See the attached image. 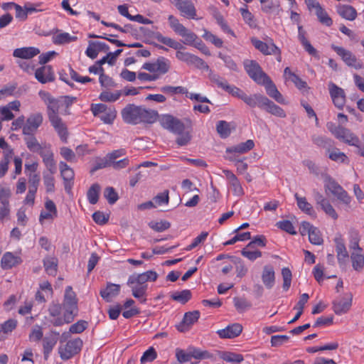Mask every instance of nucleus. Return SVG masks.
Segmentation results:
<instances>
[{"label": "nucleus", "instance_id": "ddd939ff", "mask_svg": "<svg viewBox=\"0 0 364 364\" xmlns=\"http://www.w3.org/2000/svg\"><path fill=\"white\" fill-rule=\"evenodd\" d=\"M333 49L336 53L340 55L343 60L348 65L355 68V69H360L363 68V64L357 61L356 57L349 50L339 46H333Z\"/></svg>", "mask_w": 364, "mask_h": 364}, {"label": "nucleus", "instance_id": "0e129e2a", "mask_svg": "<svg viewBox=\"0 0 364 364\" xmlns=\"http://www.w3.org/2000/svg\"><path fill=\"white\" fill-rule=\"evenodd\" d=\"M17 321L16 319H9L4 323L0 324V332L2 331L4 333H11L13 330L16 328Z\"/></svg>", "mask_w": 364, "mask_h": 364}, {"label": "nucleus", "instance_id": "e2e57ef3", "mask_svg": "<svg viewBox=\"0 0 364 364\" xmlns=\"http://www.w3.org/2000/svg\"><path fill=\"white\" fill-rule=\"evenodd\" d=\"M104 196L109 204H114L119 198L117 193L112 187H107L105 189Z\"/></svg>", "mask_w": 364, "mask_h": 364}, {"label": "nucleus", "instance_id": "052dcab7", "mask_svg": "<svg viewBox=\"0 0 364 364\" xmlns=\"http://www.w3.org/2000/svg\"><path fill=\"white\" fill-rule=\"evenodd\" d=\"M360 237L357 232H353L350 235L349 248L351 252H363V249L359 246Z\"/></svg>", "mask_w": 364, "mask_h": 364}, {"label": "nucleus", "instance_id": "13d9d810", "mask_svg": "<svg viewBox=\"0 0 364 364\" xmlns=\"http://www.w3.org/2000/svg\"><path fill=\"white\" fill-rule=\"evenodd\" d=\"M328 157L330 159L334 161H340L345 163L348 161V157L343 152H341L338 149H333L332 151L330 150Z\"/></svg>", "mask_w": 364, "mask_h": 364}, {"label": "nucleus", "instance_id": "4c0bfd02", "mask_svg": "<svg viewBox=\"0 0 364 364\" xmlns=\"http://www.w3.org/2000/svg\"><path fill=\"white\" fill-rule=\"evenodd\" d=\"M208 77L213 84L226 92L230 85L225 79L212 71L209 73Z\"/></svg>", "mask_w": 364, "mask_h": 364}, {"label": "nucleus", "instance_id": "bb28decb", "mask_svg": "<svg viewBox=\"0 0 364 364\" xmlns=\"http://www.w3.org/2000/svg\"><path fill=\"white\" fill-rule=\"evenodd\" d=\"M21 259L11 252H6L1 259V265L4 269H9L20 264Z\"/></svg>", "mask_w": 364, "mask_h": 364}, {"label": "nucleus", "instance_id": "393cba45", "mask_svg": "<svg viewBox=\"0 0 364 364\" xmlns=\"http://www.w3.org/2000/svg\"><path fill=\"white\" fill-rule=\"evenodd\" d=\"M338 14L343 18L353 21L357 17L356 9L350 5L339 4L336 7Z\"/></svg>", "mask_w": 364, "mask_h": 364}, {"label": "nucleus", "instance_id": "6ab92c4d", "mask_svg": "<svg viewBox=\"0 0 364 364\" xmlns=\"http://www.w3.org/2000/svg\"><path fill=\"white\" fill-rule=\"evenodd\" d=\"M259 85L265 86L266 92L270 97L274 99L280 104L286 103L283 96L279 92L276 85L273 83L269 77H267V79L264 80V82H261Z\"/></svg>", "mask_w": 364, "mask_h": 364}, {"label": "nucleus", "instance_id": "f704fd0d", "mask_svg": "<svg viewBox=\"0 0 364 364\" xmlns=\"http://www.w3.org/2000/svg\"><path fill=\"white\" fill-rule=\"evenodd\" d=\"M294 196L300 210L311 216H315V211L314 210L312 205L307 202L305 197H299L297 193H296Z\"/></svg>", "mask_w": 364, "mask_h": 364}, {"label": "nucleus", "instance_id": "412c9836", "mask_svg": "<svg viewBox=\"0 0 364 364\" xmlns=\"http://www.w3.org/2000/svg\"><path fill=\"white\" fill-rule=\"evenodd\" d=\"M255 146L253 140L248 139L245 142L240 143L237 145L227 147L225 153L227 154H242L252 150Z\"/></svg>", "mask_w": 364, "mask_h": 364}, {"label": "nucleus", "instance_id": "473e14b6", "mask_svg": "<svg viewBox=\"0 0 364 364\" xmlns=\"http://www.w3.org/2000/svg\"><path fill=\"white\" fill-rule=\"evenodd\" d=\"M312 141L315 145L323 148L328 151L333 148V141L326 136L314 135L312 136Z\"/></svg>", "mask_w": 364, "mask_h": 364}, {"label": "nucleus", "instance_id": "603ef678", "mask_svg": "<svg viewBox=\"0 0 364 364\" xmlns=\"http://www.w3.org/2000/svg\"><path fill=\"white\" fill-rule=\"evenodd\" d=\"M220 357L225 361L230 363H240L244 360L242 355L232 352H223Z\"/></svg>", "mask_w": 364, "mask_h": 364}, {"label": "nucleus", "instance_id": "774afa93", "mask_svg": "<svg viewBox=\"0 0 364 364\" xmlns=\"http://www.w3.org/2000/svg\"><path fill=\"white\" fill-rule=\"evenodd\" d=\"M87 328V322L84 320H80L70 327V332L72 333H80Z\"/></svg>", "mask_w": 364, "mask_h": 364}, {"label": "nucleus", "instance_id": "6e6d98bb", "mask_svg": "<svg viewBox=\"0 0 364 364\" xmlns=\"http://www.w3.org/2000/svg\"><path fill=\"white\" fill-rule=\"evenodd\" d=\"M233 301L236 309L239 312H243L252 306L251 304L244 298L235 297Z\"/></svg>", "mask_w": 364, "mask_h": 364}, {"label": "nucleus", "instance_id": "2f4dec72", "mask_svg": "<svg viewBox=\"0 0 364 364\" xmlns=\"http://www.w3.org/2000/svg\"><path fill=\"white\" fill-rule=\"evenodd\" d=\"M127 285L132 289V295L139 299H141V302L144 303L146 301V299L144 296L146 294L147 289V284H139V283L127 284Z\"/></svg>", "mask_w": 364, "mask_h": 364}, {"label": "nucleus", "instance_id": "69168bd1", "mask_svg": "<svg viewBox=\"0 0 364 364\" xmlns=\"http://www.w3.org/2000/svg\"><path fill=\"white\" fill-rule=\"evenodd\" d=\"M176 357L177 360L181 363L191 360V357L189 348H188L186 351L180 348H177L176 350Z\"/></svg>", "mask_w": 364, "mask_h": 364}, {"label": "nucleus", "instance_id": "6e6552de", "mask_svg": "<svg viewBox=\"0 0 364 364\" xmlns=\"http://www.w3.org/2000/svg\"><path fill=\"white\" fill-rule=\"evenodd\" d=\"M123 120L127 124H139L140 106L134 104L127 105L121 112Z\"/></svg>", "mask_w": 364, "mask_h": 364}, {"label": "nucleus", "instance_id": "ea45409f", "mask_svg": "<svg viewBox=\"0 0 364 364\" xmlns=\"http://www.w3.org/2000/svg\"><path fill=\"white\" fill-rule=\"evenodd\" d=\"M60 173L65 182H70L73 180L74 171L65 162L61 161L59 164Z\"/></svg>", "mask_w": 364, "mask_h": 364}, {"label": "nucleus", "instance_id": "f3484780", "mask_svg": "<svg viewBox=\"0 0 364 364\" xmlns=\"http://www.w3.org/2000/svg\"><path fill=\"white\" fill-rule=\"evenodd\" d=\"M351 301L352 295L350 294H346L343 298L336 299L333 303L335 314L340 315L346 313L351 306Z\"/></svg>", "mask_w": 364, "mask_h": 364}, {"label": "nucleus", "instance_id": "b1692460", "mask_svg": "<svg viewBox=\"0 0 364 364\" xmlns=\"http://www.w3.org/2000/svg\"><path fill=\"white\" fill-rule=\"evenodd\" d=\"M262 280L267 289H270L274 287L275 283V272L272 265H265L263 267Z\"/></svg>", "mask_w": 364, "mask_h": 364}, {"label": "nucleus", "instance_id": "49530a36", "mask_svg": "<svg viewBox=\"0 0 364 364\" xmlns=\"http://www.w3.org/2000/svg\"><path fill=\"white\" fill-rule=\"evenodd\" d=\"M156 72L159 74H165L170 69V62L164 57L159 58L156 61Z\"/></svg>", "mask_w": 364, "mask_h": 364}, {"label": "nucleus", "instance_id": "e433bc0d", "mask_svg": "<svg viewBox=\"0 0 364 364\" xmlns=\"http://www.w3.org/2000/svg\"><path fill=\"white\" fill-rule=\"evenodd\" d=\"M43 265L46 272L50 274L55 276L57 273L58 259L54 257H46L43 259Z\"/></svg>", "mask_w": 364, "mask_h": 364}, {"label": "nucleus", "instance_id": "4468645a", "mask_svg": "<svg viewBox=\"0 0 364 364\" xmlns=\"http://www.w3.org/2000/svg\"><path fill=\"white\" fill-rule=\"evenodd\" d=\"M200 317L198 311H189L185 314L183 321L176 326V328L180 332H186L192 325L198 321Z\"/></svg>", "mask_w": 364, "mask_h": 364}, {"label": "nucleus", "instance_id": "864d4df0", "mask_svg": "<svg viewBox=\"0 0 364 364\" xmlns=\"http://www.w3.org/2000/svg\"><path fill=\"white\" fill-rule=\"evenodd\" d=\"M309 240L311 244L316 245H321L323 242L321 233L316 227H314L310 232V234L309 235Z\"/></svg>", "mask_w": 364, "mask_h": 364}, {"label": "nucleus", "instance_id": "8fccbe9b", "mask_svg": "<svg viewBox=\"0 0 364 364\" xmlns=\"http://www.w3.org/2000/svg\"><path fill=\"white\" fill-rule=\"evenodd\" d=\"M282 276L283 278L282 288L284 291H288L291 287L292 274L289 268L284 267L282 269Z\"/></svg>", "mask_w": 364, "mask_h": 364}, {"label": "nucleus", "instance_id": "1a4fd4ad", "mask_svg": "<svg viewBox=\"0 0 364 364\" xmlns=\"http://www.w3.org/2000/svg\"><path fill=\"white\" fill-rule=\"evenodd\" d=\"M331 132L338 139L352 146H358L359 139L350 130L338 126L335 129H331Z\"/></svg>", "mask_w": 364, "mask_h": 364}, {"label": "nucleus", "instance_id": "423d86ee", "mask_svg": "<svg viewBox=\"0 0 364 364\" xmlns=\"http://www.w3.org/2000/svg\"><path fill=\"white\" fill-rule=\"evenodd\" d=\"M244 68L250 77L258 85L264 82V80H267V77H269L255 60H245L244 61Z\"/></svg>", "mask_w": 364, "mask_h": 364}, {"label": "nucleus", "instance_id": "9b49d317", "mask_svg": "<svg viewBox=\"0 0 364 364\" xmlns=\"http://www.w3.org/2000/svg\"><path fill=\"white\" fill-rule=\"evenodd\" d=\"M228 93L233 97H237L242 100L245 104L250 107H255V99L257 97L258 94H254L252 95H247L244 91L239 87L234 85H229L226 90Z\"/></svg>", "mask_w": 364, "mask_h": 364}, {"label": "nucleus", "instance_id": "58836bf2", "mask_svg": "<svg viewBox=\"0 0 364 364\" xmlns=\"http://www.w3.org/2000/svg\"><path fill=\"white\" fill-rule=\"evenodd\" d=\"M251 43L255 46V48L260 51L262 54L265 55H271L272 50V43L268 45L267 43H264L256 38H252Z\"/></svg>", "mask_w": 364, "mask_h": 364}, {"label": "nucleus", "instance_id": "338daca9", "mask_svg": "<svg viewBox=\"0 0 364 364\" xmlns=\"http://www.w3.org/2000/svg\"><path fill=\"white\" fill-rule=\"evenodd\" d=\"M99 117L105 123L112 124L116 117V111L114 109L109 108V109L100 115Z\"/></svg>", "mask_w": 364, "mask_h": 364}, {"label": "nucleus", "instance_id": "09e8293b", "mask_svg": "<svg viewBox=\"0 0 364 364\" xmlns=\"http://www.w3.org/2000/svg\"><path fill=\"white\" fill-rule=\"evenodd\" d=\"M122 95V91L117 90L114 92L109 91L102 92L100 95V100L102 102H114Z\"/></svg>", "mask_w": 364, "mask_h": 364}, {"label": "nucleus", "instance_id": "f8f14e48", "mask_svg": "<svg viewBox=\"0 0 364 364\" xmlns=\"http://www.w3.org/2000/svg\"><path fill=\"white\" fill-rule=\"evenodd\" d=\"M43 122V116L40 113L31 115L23 127L24 135H34L38 128Z\"/></svg>", "mask_w": 364, "mask_h": 364}, {"label": "nucleus", "instance_id": "5701e85b", "mask_svg": "<svg viewBox=\"0 0 364 364\" xmlns=\"http://www.w3.org/2000/svg\"><path fill=\"white\" fill-rule=\"evenodd\" d=\"M173 31L184 38V44H193L198 36L192 31L187 29L183 24L179 23L173 28Z\"/></svg>", "mask_w": 364, "mask_h": 364}, {"label": "nucleus", "instance_id": "aec40b11", "mask_svg": "<svg viewBox=\"0 0 364 364\" xmlns=\"http://www.w3.org/2000/svg\"><path fill=\"white\" fill-rule=\"evenodd\" d=\"M242 331L241 324L235 323L228 326L225 328L218 330L217 333L221 338H234L237 337Z\"/></svg>", "mask_w": 364, "mask_h": 364}, {"label": "nucleus", "instance_id": "f257e3e1", "mask_svg": "<svg viewBox=\"0 0 364 364\" xmlns=\"http://www.w3.org/2000/svg\"><path fill=\"white\" fill-rule=\"evenodd\" d=\"M75 100L76 97H75L62 96L57 99L53 98L47 106L49 120L64 142L67 141L68 132L65 125L59 117L58 113L64 107L63 113L69 114L68 108Z\"/></svg>", "mask_w": 364, "mask_h": 364}, {"label": "nucleus", "instance_id": "4be33fe9", "mask_svg": "<svg viewBox=\"0 0 364 364\" xmlns=\"http://www.w3.org/2000/svg\"><path fill=\"white\" fill-rule=\"evenodd\" d=\"M177 9L188 18H195L196 11L190 0H177L176 3Z\"/></svg>", "mask_w": 364, "mask_h": 364}, {"label": "nucleus", "instance_id": "c85d7f7f", "mask_svg": "<svg viewBox=\"0 0 364 364\" xmlns=\"http://www.w3.org/2000/svg\"><path fill=\"white\" fill-rule=\"evenodd\" d=\"M40 53L39 49L33 47L16 48L13 55L22 59H30Z\"/></svg>", "mask_w": 364, "mask_h": 364}, {"label": "nucleus", "instance_id": "c756f323", "mask_svg": "<svg viewBox=\"0 0 364 364\" xmlns=\"http://www.w3.org/2000/svg\"><path fill=\"white\" fill-rule=\"evenodd\" d=\"M154 38L156 39L160 43L171 48L175 50H180L183 48V46L178 41L172 39L169 37H165L162 36L159 32L151 33Z\"/></svg>", "mask_w": 364, "mask_h": 364}, {"label": "nucleus", "instance_id": "a19ab883", "mask_svg": "<svg viewBox=\"0 0 364 364\" xmlns=\"http://www.w3.org/2000/svg\"><path fill=\"white\" fill-rule=\"evenodd\" d=\"M76 40V36H71L68 33H60L53 37V42L56 45L68 43Z\"/></svg>", "mask_w": 364, "mask_h": 364}, {"label": "nucleus", "instance_id": "79ce46f5", "mask_svg": "<svg viewBox=\"0 0 364 364\" xmlns=\"http://www.w3.org/2000/svg\"><path fill=\"white\" fill-rule=\"evenodd\" d=\"M191 291L188 289H185L181 291H176L171 295V299L182 304H186L191 298Z\"/></svg>", "mask_w": 364, "mask_h": 364}, {"label": "nucleus", "instance_id": "de8ad7c7", "mask_svg": "<svg viewBox=\"0 0 364 364\" xmlns=\"http://www.w3.org/2000/svg\"><path fill=\"white\" fill-rule=\"evenodd\" d=\"M336 253L339 262L344 261L348 257V253L346 250L345 244L340 240L336 239Z\"/></svg>", "mask_w": 364, "mask_h": 364}, {"label": "nucleus", "instance_id": "680f3d73", "mask_svg": "<svg viewBox=\"0 0 364 364\" xmlns=\"http://www.w3.org/2000/svg\"><path fill=\"white\" fill-rule=\"evenodd\" d=\"M188 348L191 358H193L196 359L203 360L210 356L209 352L207 350H200V349L193 347H190Z\"/></svg>", "mask_w": 364, "mask_h": 364}, {"label": "nucleus", "instance_id": "7c9ffc66", "mask_svg": "<svg viewBox=\"0 0 364 364\" xmlns=\"http://www.w3.org/2000/svg\"><path fill=\"white\" fill-rule=\"evenodd\" d=\"M120 286L112 283H108L107 288L100 291V296L107 301H110L112 297L119 294Z\"/></svg>", "mask_w": 364, "mask_h": 364}, {"label": "nucleus", "instance_id": "c03bdc74", "mask_svg": "<svg viewBox=\"0 0 364 364\" xmlns=\"http://www.w3.org/2000/svg\"><path fill=\"white\" fill-rule=\"evenodd\" d=\"M100 186L97 183L92 184L87 191V198L91 204H95L98 201Z\"/></svg>", "mask_w": 364, "mask_h": 364}, {"label": "nucleus", "instance_id": "a18cd8bd", "mask_svg": "<svg viewBox=\"0 0 364 364\" xmlns=\"http://www.w3.org/2000/svg\"><path fill=\"white\" fill-rule=\"evenodd\" d=\"M24 140L27 148L32 152H38L43 146L38 143L34 135H26Z\"/></svg>", "mask_w": 364, "mask_h": 364}, {"label": "nucleus", "instance_id": "c9c22d12", "mask_svg": "<svg viewBox=\"0 0 364 364\" xmlns=\"http://www.w3.org/2000/svg\"><path fill=\"white\" fill-rule=\"evenodd\" d=\"M350 259L352 261L353 268L355 271H360L364 266V255L363 252H351Z\"/></svg>", "mask_w": 364, "mask_h": 364}, {"label": "nucleus", "instance_id": "cd10ccee", "mask_svg": "<svg viewBox=\"0 0 364 364\" xmlns=\"http://www.w3.org/2000/svg\"><path fill=\"white\" fill-rule=\"evenodd\" d=\"M158 117L159 114L157 111L153 109H146L142 106H140L139 124H152L156 122Z\"/></svg>", "mask_w": 364, "mask_h": 364}, {"label": "nucleus", "instance_id": "37998d69", "mask_svg": "<svg viewBox=\"0 0 364 364\" xmlns=\"http://www.w3.org/2000/svg\"><path fill=\"white\" fill-rule=\"evenodd\" d=\"M216 130L220 137L225 139L228 137L231 133L230 123L226 121H219L216 126Z\"/></svg>", "mask_w": 364, "mask_h": 364}, {"label": "nucleus", "instance_id": "39448f33", "mask_svg": "<svg viewBox=\"0 0 364 364\" xmlns=\"http://www.w3.org/2000/svg\"><path fill=\"white\" fill-rule=\"evenodd\" d=\"M255 107L264 109L274 116L282 118L286 117V113L284 109L263 95L258 94L257 97L255 99Z\"/></svg>", "mask_w": 364, "mask_h": 364}, {"label": "nucleus", "instance_id": "5fc2aeb1", "mask_svg": "<svg viewBox=\"0 0 364 364\" xmlns=\"http://www.w3.org/2000/svg\"><path fill=\"white\" fill-rule=\"evenodd\" d=\"M122 49H118L114 53H109L106 56H105L102 59L99 60L97 63L101 65L105 63H107L109 65H114L116 61L117 58L122 53Z\"/></svg>", "mask_w": 364, "mask_h": 364}, {"label": "nucleus", "instance_id": "3c124183", "mask_svg": "<svg viewBox=\"0 0 364 364\" xmlns=\"http://www.w3.org/2000/svg\"><path fill=\"white\" fill-rule=\"evenodd\" d=\"M316 15L317 16L318 21L321 23L327 26H330L332 25V19L329 17L326 11L321 6L316 10Z\"/></svg>", "mask_w": 364, "mask_h": 364}, {"label": "nucleus", "instance_id": "bf43d9fd", "mask_svg": "<svg viewBox=\"0 0 364 364\" xmlns=\"http://www.w3.org/2000/svg\"><path fill=\"white\" fill-rule=\"evenodd\" d=\"M233 262L236 264V273L237 277H243L247 273V268L245 265L244 262L242 261L240 258L238 257H232Z\"/></svg>", "mask_w": 364, "mask_h": 364}, {"label": "nucleus", "instance_id": "2eb2a0df", "mask_svg": "<svg viewBox=\"0 0 364 364\" xmlns=\"http://www.w3.org/2000/svg\"><path fill=\"white\" fill-rule=\"evenodd\" d=\"M158 277V274L152 270L147 271L146 272L132 274L129 276L127 284L139 283V284H146L148 281H156Z\"/></svg>", "mask_w": 364, "mask_h": 364}, {"label": "nucleus", "instance_id": "4d7b16f0", "mask_svg": "<svg viewBox=\"0 0 364 364\" xmlns=\"http://www.w3.org/2000/svg\"><path fill=\"white\" fill-rule=\"evenodd\" d=\"M252 248H247V245L241 251L242 256L250 261H255L256 259L262 257V252L259 250H251Z\"/></svg>", "mask_w": 364, "mask_h": 364}, {"label": "nucleus", "instance_id": "20e7f679", "mask_svg": "<svg viewBox=\"0 0 364 364\" xmlns=\"http://www.w3.org/2000/svg\"><path fill=\"white\" fill-rule=\"evenodd\" d=\"M322 178L325 183L326 191H329L338 200L343 203H350V198L347 192L334 179L328 174H322Z\"/></svg>", "mask_w": 364, "mask_h": 364}, {"label": "nucleus", "instance_id": "a878e982", "mask_svg": "<svg viewBox=\"0 0 364 364\" xmlns=\"http://www.w3.org/2000/svg\"><path fill=\"white\" fill-rule=\"evenodd\" d=\"M59 333L52 331L51 335L49 337H45L43 338V353L46 360L48 359L49 353L52 351L53 348L58 342V338Z\"/></svg>", "mask_w": 364, "mask_h": 364}, {"label": "nucleus", "instance_id": "0eeeda50", "mask_svg": "<svg viewBox=\"0 0 364 364\" xmlns=\"http://www.w3.org/2000/svg\"><path fill=\"white\" fill-rule=\"evenodd\" d=\"M82 341L80 338H75L69 341L65 345L58 348V353L63 360H68L77 354L82 348Z\"/></svg>", "mask_w": 364, "mask_h": 364}, {"label": "nucleus", "instance_id": "dca6fc26", "mask_svg": "<svg viewBox=\"0 0 364 364\" xmlns=\"http://www.w3.org/2000/svg\"><path fill=\"white\" fill-rule=\"evenodd\" d=\"M329 92L335 106L338 109H342L346 102L343 90L333 83H330Z\"/></svg>", "mask_w": 364, "mask_h": 364}, {"label": "nucleus", "instance_id": "7ed1b4c3", "mask_svg": "<svg viewBox=\"0 0 364 364\" xmlns=\"http://www.w3.org/2000/svg\"><path fill=\"white\" fill-rule=\"evenodd\" d=\"M63 307L65 310V321L70 323L77 314V299L70 286L65 289Z\"/></svg>", "mask_w": 364, "mask_h": 364}, {"label": "nucleus", "instance_id": "a211bd4d", "mask_svg": "<svg viewBox=\"0 0 364 364\" xmlns=\"http://www.w3.org/2000/svg\"><path fill=\"white\" fill-rule=\"evenodd\" d=\"M35 77L38 82L45 84L55 80L54 73L50 65H43L35 72Z\"/></svg>", "mask_w": 364, "mask_h": 364}, {"label": "nucleus", "instance_id": "f03ea898", "mask_svg": "<svg viewBox=\"0 0 364 364\" xmlns=\"http://www.w3.org/2000/svg\"><path fill=\"white\" fill-rule=\"evenodd\" d=\"M160 124L166 129L178 135L176 142L178 146L187 145L192 139L191 130L178 119L171 114H164L159 117Z\"/></svg>", "mask_w": 364, "mask_h": 364}, {"label": "nucleus", "instance_id": "9d476101", "mask_svg": "<svg viewBox=\"0 0 364 364\" xmlns=\"http://www.w3.org/2000/svg\"><path fill=\"white\" fill-rule=\"evenodd\" d=\"M176 56L179 60L194 65L197 68L208 70L209 68L203 59L190 53L178 50Z\"/></svg>", "mask_w": 364, "mask_h": 364}, {"label": "nucleus", "instance_id": "72a5a7b5", "mask_svg": "<svg viewBox=\"0 0 364 364\" xmlns=\"http://www.w3.org/2000/svg\"><path fill=\"white\" fill-rule=\"evenodd\" d=\"M309 298V296L308 294L304 293V294H301L299 301L297 302L296 305L294 306V309L297 310V313L295 315V316L291 321H289V323H294L300 318V316L303 314L304 306H305L306 303H307Z\"/></svg>", "mask_w": 364, "mask_h": 364}]
</instances>
